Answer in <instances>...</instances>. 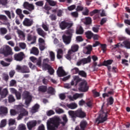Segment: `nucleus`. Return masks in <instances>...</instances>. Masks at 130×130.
Masks as SVG:
<instances>
[{"label": "nucleus", "instance_id": "nucleus-1", "mask_svg": "<svg viewBox=\"0 0 130 130\" xmlns=\"http://www.w3.org/2000/svg\"><path fill=\"white\" fill-rule=\"evenodd\" d=\"M63 121L59 117H54L50 119L47 122V128L48 130H56L58 128L60 124H62V126H66L67 123L69 121L66 115H64L62 117Z\"/></svg>", "mask_w": 130, "mask_h": 130}, {"label": "nucleus", "instance_id": "nucleus-2", "mask_svg": "<svg viewBox=\"0 0 130 130\" xmlns=\"http://www.w3.org/2000/svg\"><path fill=\"white\" fill-rule=\"evenodd\" d=\"M68 113L74 122L76 121L77 117H79V118L86 117V113L83 112L81 109L75 111L70 110L68 112Z\"/></svg>", "mask_w": 130, "mask_h": 130}, {"label": "nucleus", "instance_id": "nucleus-3", "mask_svg": "<svg viewBox=\"0 0 130 130\" xmlns=\"http://www.w3.org/2000/svg\"><path fill=\"white\" fill-rule=\"evenodd\" d=\"M108 112H104L103 110V106H102V109L100 111L99 116L96 119V122H98V123H103L105 121L107 120V117H108Z\"/></svg>", "mask_w": 130, "mask_h": 130}, {"label": "nucleus", "instance_id": "nucleus-4", "mask_svg": "<svg viewBox=\"0 0 130 130\" xmlns=\"http://www.w3.org/2000/svg\"><path fill=\"white\" fill-rule=\"evenodd\" d=\"M0 54H4V56L7 57L9 55H13L14 52H13V50L10 46L6 45L5 47L0 49Z\"/></svg>", "mask_w": 130, "mask_h": 130}, {"label": "nucleus", "instance_id": "nucleus-5", "mask_svg": "<svg viewBox=\"0 0 130 130\" xmlns=\"http://www.w3.org/2000/svg\"><path fill=\"white\" fill-rule=\"evenodd\" d=\"M17 109L20 112L18 115L19 119H22L24 116H28L29 112L27 110L24 108V105H18L17 107Z\"/></svg>", "mask_w": 130, "mask_h": 130}, {"label": "nucleus", "instance_id": "nucleus-6", "mask_svg": "<svg viewBox=\"0 0 130 130\" xmlns=\"http://www.w3.org/2000/svg\"><path fill=\"white\" fill-rule=\"evenodd\" d=\"M22 96V98L25 100V104L26 106V108H28L32 101V96L30 95V92L26 90L23 91Z\"/></svg>", "mask_w": 130, "mask_h": 130}, {"label": "nucleus", "instance_id": "nucleus-7", "mask_svg": "<svg viewBox=\"0 0 130 130\" xmlns=\"http://www.w3.org/2000/svg\"><path fill=\"white\" fill-rule=\"evenodd\" d=\"M72 26H74V23L72 22H68L66 20L61 21L59 23V27L61 30H66V29H71Z\"/></svg>", "mask_w": 130, "mask_h": 130}, {"label": "nucleus", "instance_id": "nucleus-8", "mask_svg": "<svg viewBox=\"0 0 130 130\" xmlns=\"http://www.w3.org/2000/svg\"><path fill=\"white\" fill-rule=\"evenodd\" d=\"M79 90L80 92H88L89 90V86L86 81H83L79 84Z\"/></svg>", "mask_w": 130, "mask_h": 130}, {"label": "nucleus", "instance_id": "nucleus-9", "mask_svg": "<svg viewBox=\"0 0 130 130\" xmlns=\"http://www.w3.org/2000/svg\"><path fill=\"white\" fill-rule=\"evenodd\" d=\"M16 70L22 74H27L30 73V69H29V67L26 66H20L19 65H17Z\"/></svg>", "mask_w": 130, "mask_h": 130}, {"label": "nucleus", "instance_id": "nucleus-10", "mask_svg": "<svg viewBox=\"0 0 130 130\" xmlns=\"http://www.w3.org/2000/svg\"><path fill=\"white\" fill-rule=\"evenodd\" d=\"M24 57L25 54L22 52L19 53H16L14 55V58L15 60H16L17 61H22V60L24 59Z\"/></svg>", "mask_w": 130, "mask_h": 130}, {"label": "nucleus", "instance_id": "nucleus-11", "mask_svg": "<svg viewBox=\"0 0 130 130\" xmlns=\"http://www.w3.org/2000/svg\"><path fill=\"white\" fill-rule=\"evenodd\" d=\"M106 90H107V87H105L104 91L105 93L102 94L103 98H106V97H109L111 95H114V90L113 89H110V91L106 92Z\"/></svg>", "mask_w": 130, "mask_h": 130}, {"label": "nucleus", "instance_id": "nucleus-12", "mask_svg": "<svg viewBox=\"0 0 130 130\" xmlns=\"http://www.w3.org/2000/svg\"><path fill=\"white\" fill-rule=\"evenodd\" d=\"M56 73L58 77L59 78H61V77H64V76H67V75H68L62 68V67H59Z\"/></svg>", "mask_w": 130, "mask_h": 130}, {"label": "nucleus", "instance_id": "nucleus-13", "mask_svg": "<svg viewBox=\"0 0 130 130\" xmlns=\"http://www.w3.org/2000/svg\"><path fill=\"white\" fill-rule=\"evenodd\" d=\"M23 7L24 9H26V10H28L30 12H31V11H33L35 9V7L33 4H30L27 2L24 3Z\"/></svg>", "mask_w": 130, "mask_h": 130}, {"label": "nucleus", "instance_id": "nucleus-14", "mask_svg": "<svg viewBox=\"0 0 130 130\" xmlns=\"http://www.w3.org/2000/svg\"><path fill=\"white\" fill-rule=\"evenodd\" d=\"M9 95L8 88H5L3 89L2 87H0V96L1 98H6Z\"/></svg>", "mask_w": 130, "mask_h": 130}, {"label": "nucleus", "instance_id": "nucleus-15", "mask_svg": "<svg viewBox=\"0 0 130 130\" xmlns=\"http://www.w3.org/2000/svg\"><path fill=\"white\" fill-rule=\"evenodd\" d=\"M87 125H88V122L86 121L83 120L80 122V127L79 126H77L75 128V130H85V128L87 127Z\"/></svg>", "mask_w": 130, "mask_h": 130}, {"label": "nucleus", "instance_id": "nucleus-16", "mask_svg": "<svg viewBox=\"0 0 130 130\" xmlns=\"http://www.w3.org/2000/svg\"><path fill=\"white\" fill-rule=\"evenodd\" d=\"M23 25L26 27H30L33 25V20L25 18L23 21Z\"/></svg>", "mask_w": 130, "mask_h": 130}, {"label": "nucleus", "instance_id": "nucleus-17", "mask_svg": "<svg viewBox=\"0 0 130 130\" xmlns=\"http://www.w3.org/2000/svg\"><path fill=\"white\" fill-rule=\"evenodd\" d=\"M36 125H37V121L36 120L30 121L27 123V128L29 130H32V128L35 127Z\"/></svg>", "mask_w": 130, "mask_h": 130}, {"label": "nucleus", "instance_id": "nucleus-18", "mask_svg": "<svg viewBox=\"0 0 130 130\" xmlns=\"http://www.w3.org/2000/svg\"><path fill=\"white\" fill-rule=\"evenodd\" d=\"M80 82H82V79L79 78V76H75L74 77L73 80H72L71 82V86H77Z\"/></svg>", "mask_w": 130, "mask_h": 130}, {"label": "nucleus", "instance_id": "nucleus-19", "mask_svg": "<svg viewBox=\"0 0 130 130\" xmlns=\"http://www.w3.org/2000/svg\"><path fill=\"white\" fill-rule=\"evenodd\" d=\"M63 42L65 44H70L72 41V37L69 36L63 35L62 37Z\"/></svg>", "mask_w": 130, "mask_h": 130}, {"label": "nucleus", "instance_id": "nucleus-20", "mask_svg": "<svg viewBox=\"0 0 130 130\" xmlns=\"http://www.w3.org/2000/svg\"><path fill=\"white\" fill-rule=\"evenodd\" d=\"M27 41H32L30 44H34L36 42V36L28 34L27 37Z\"/></svg>", "mask_w": 130, "mask_h": 130}, {"label": "nucleus", "instance_id": "nucleus-21", "mask_svg": "<svg viewBox=\"0 0 130 130\" xmlns=\"http://www.w3.org/2000/svg\"><path fill=\"white\" fill-rule=\"evenodd\" d=\"M8 114V108L7 107H1L0 108V115H7Z\"/></svg>", "mask_w": 130, "mask_h": 130}, {"label": "nucleus", "instance_id": "nucleus-22", "mask_svg": "<svg viewBox=\"0 0 130 130\" xmlns=\"http://www.w3.org/2000/svg\"><path fill=\"white\" fill-rule=\"evenodd\" d=\"M85 37H86L87 39L90 40L92 39L94 36V34L92 32V31L88 30L85 32Z\"/></svg>", "mask_w": 130, "mask_h": 130}, {"label": "nucleus", "instance_id": "nucleus-23", "mask_svg": "<svg viewBox=\"0 0 130 130\" xmlns=\"http://www.w3.org/2000/svg\"><path fill=\"white\" fill-rule=\"evenodd\" d=\"M76 34L78 35H82V34H84V29L83 28L82 26H79L77 27Z\"/></svg>", "mask_w": 130, "mask_h": 130}, {"label": "nucleus", "instance_id": "nucleus-24", "mask_svg": "<svg viewBox=\"0 0 130 130\" xmlns=\"http://www.w3.org/2000/svg\"><path fill=\"white\" fill-rule=\"evenodd\" d=\"M38 91L41 93H45L47 91V86L44 85L40 86L38 87Z\"/></svg>", "mask_w": 130, "mask_h": 130}, {"label": "nucleus", "instance_id": "nucleus-25", "mask_svg": "<svg viewBox=\"0 0 130 130\" xmlns=\"http://www.w3.org/2000/svg\"><path fill=\"white\" fill-rule=\"evenodd\" d=\"M83 64H86L87 63H90L91 62V56H89L87 58H84L81 59Z\"/></svg>", "mask_w": 130, "mask_h": 130}, {"label": "nucleus", "instance_id": "nucleus-26", "mask_svg": "<svg viewBox=\"0 0 130 130\" xmlns=\"http://www.w3.org/2000/svg\"><path fill=\"white\" fill-rule=\"evenodd\" d=\"M114 103V99L110 96L107 99V105H112Z\"/></svg>", "mask_w": 130, "mask_h": 130}, {"label": "nucleus", "instance_id": "nucleus-27", "mask_svg": "<svg viewBox=\"0 0 130 130\" xmlns=\"http://www.w3.org/2000/svg\"><path fill=\"white\" fill-rule=\"evenodd\" d=\"M37 32L39 35L42 36V37H45L46 33L43 30L42 28H38L37 29Z\"/></svg>", "mask_w": 130, "mask_h": 130}, {"label": "nucleus", "instance_id": "nucleus-28", "mask_svg": "<svg viewBox=\"0 0 130 130\" xmlns=\"http://www.w3.org/2000/svg\"><path fill=\"white\" fill-rule=\"evenodd\" d=\"M73 55H75V53H73L72 51L69 50L66 55H65V57H66L67 59H68V60H71Z\"/></svg>", "mask_w": 130, "mask_h": 130}, {"label": "nucleus", "instance_id": "nucleus-29", "mask_svg": "<svg viewBox=\"0 0 130 130\" xmlns=\"http://www.w3.org/2000/svg\"><path fill=\"white\" fill-rule=\"evenodd\" d=\"M40 108V106L38 104H35L31 108V112L35 113L38 111V109Z\"/></svg>", "mask_w": 130, "mask_h": 130}, {"label": "nucleus", "instance_id": "nucleus-30", "mask_svg": "<svg viewBox=\"0 0 130 130\" xmlns=\"http://www.w3.org/2000/svg\"><path fill=\"white\" fill-rule=\"evenodd\" d=\"M30 53L34 54V55H38L39 54V50L38 48L33 47L30 51Z\"/></svg>", "mask_w": 130, "mask_h": 130}, {"label": "nucleus", "instance_id": "nucleus-31", "mask_svg": "<svg viewBox=\"0 0 130 130\" xmlns=\"http://www.w3.org/2000/svg\"><path fill=\"white\" fill-rule=\"evenodd\" d=\"M52 13H57V17H62V13L63 12L61 9L57 10L54 9L52 11Z\"/></svg>", "mask_w": 130, "mask_h": 130}, {"label": "nucleus", "instance_id": "nucleus-32", "mask_svg": "<svg viewBox=\"0 0 130 130\" xmlns=\"http://www.w3.org/2000/svg\"><path fill=\"white\" fill-rule=\"evenodd\" d=\"M67 106L68 108H70V109H75V108H77L78 107V105H77V104L74 103L68 104Z\"/></svg>", "mask_w": 130, "mask_h": 130}, {"label": "nucleus", "instance_id": "nucleus-33", "mask_svg": "<svg viewBox=\"0 0 130 130\" xmlns=\"http://www.w3.org/2000/svg\"><path fill=\"white\" fill-rule=\"evenodd\" d=\"M79 50V45H74L71 47V50H70V51H72L73 53L74 52H77Z\"/></svg>", "mask_w": 130, "mask_h": 130}, {"label": "nucleus", "instance_id": "nucleus-34", "mask_svg": "<svg viewBox=\"0 0 130 130\" xmlns=\"http://www.w3.org/2000/svg\"><path fill=\"white\" fill-rule=\"evenodd\" d=\"M113 62V60H111V59L104 60L103 62V66L105 67H108L109 66H110V64H112Z\"/></svg>", "mask_w": 130, "mask_h": 130}, {"label": "nucleus", "instance_id": "nucleus-35", "mask_svg": "<svg viewBox=\"0 0 130 130\" xmlns=\"http://www.w3.org/2000/svg\"><path fill=\"white\" fill-rule=\"evenodd\" d=\"M86 49L87 50L86 52V54H91L92 50H93V48L91 45H88L85 47Z\"/></svg>", "mask_w": 130, "mask_h": 130}, {"label": "nucleus", "instance_id": "nucleus-36", "mask_svg": "<svg viewBox=\"0 0 130 130\" xmlns=\"http://www.w3.org/2000/svg\"><path fill=\"white\" fill-rule=\"evenodd\" d=\"M8 102L9 103H13L16 101V99H15V96L13 95V94H10L8 97Z\"/></svg>", "mask_w": 130, "mask_h": 130}, {"label": "nucleus", "instance_id": "nucleus-37", "mask_svg": "<svg viewBox=\"0 0 130 130\" xmlns=\"http://www.w3.org/2000/svg\"><path fill=\"white\" fill-rule=\"evenodd\" d=\"M46 2L51 7H55V6H56V4H57L56 2L53 0H46Z\"/></svg>", "mask_w": 130, "mask_h": 130}, {"label": "nucleus", "instance_id": "nucleus-38", "mask_svg": "<svg viewBox=\"0 0 130 130\" xmlns=\"http://www.w3.org/2000/svg\"><path fill=\"white\" fill-rule=\"evenodd\" d=\"M8 33V29L6 27L0 28V35H6Z\"/></svg>", "mask_w": 130, "mask_h": 130}, {"label": "nucleus", "instance_id": "nucleus-39", "mask_svg": "<svg viewBox=\"0 0 130 130\" xmlns=\"http://www.w3.org/2000/svg\"><path fill=\"white\" fill-rule=\"evenodd\" d=\"M84 24L85 25H91L92 24V18L91 17H86Z\"/></svg>", "mask_w": 130, "mask_h": 130}, {"label": "nucleus", "instance_id": "nucleus-40", "mask_svg": "<svg viewBox=\"0 0 130 130\" xmlns=\"http://www.w3.org/2000/svg\"><path fill=\"white\" fill-rule=\"evenodd\" d=\"M83 93H76L73 95V99H74V100H76L78 98H83Z\"/></svg>", "mask_w": 130, "mask_h": 130}, {"label": "nucleus", "instance_id": "nucleus-41", "mask_svg": "<svg viewBox=\"0 0 130 130\" xmlns=\"http://www.w3.org/2000/svg\"><path fill=\"white\" fill-rule=\"evenodd\" d=\"M122 43L125 48L130 49V42L129 41H125Z\"/></svg>", "mask_w": 130, "mask_h": 130}, {"label": "nucleus", "instance_id": "nucleus-42", "mask_svg": "<svg viewBox=\"0 0 130 130\" xmlns=\"http://www.w3.org/2000/svg\"><path fill=\"white\" fill-rule=\"evenodd\" d=\"M69 29L66 31L67 35H69L68 36H71V37H73V34L74 33V29L68 28Z\"/></svg>", "mask_w": 130, "mask_h": 130}, {"label": "nucleus", "instance_id": "nucleus-43", "mask_svg": "<svg viewBox=\"0 0 130 130\" xmlns=\"http://www.w3.org/2000/svg\"><path fill=\"white\" fill-rule=\"evenodd\" d=\"M50 57L51 61H54L55 60V54L53 51L50 52Z\"/></svg>", "mask_w": 130, "mask_h": 130}, {"label": "nucleus", "instance_id": "nucleus-44", "mask_svg": "<svg viewBox=\"0 0 130 130\" xmlns=\"http://www.w3.org/2000/svg\"><path fill=\"white\" fill-rule=\"evenodd\" d=\"M78 75L83 78L87 77V73L84 71H79Z\"/></svg>", "mask_w": 130, "mask_h": 130}, {"label": "nucleus", "instance_id": "nucleus-45", "mask_svg": "<svg viewBox=\"0 0 130 130\" xmlns=\"http://www.w3.org/2000/svg\"><path fill=\"white\" fill-rule=\"evenodd\" d=\"M71 72L74 75H77V74H79L80 70H79V68L75 67L71 70Z\"/></svg>", "mask_w": 130, "mask_h": 130}, {"label": "nucleus", "instance_id": "nucleus-46", "mask_svg": "<svg viewBox=\"0 0 130 130\" xmlns=\"http://www.w3.org/2000/svg\"><path fill=\"white\" fill-rule=\"evenodd\" d=\"M76 10L77 12H82V11L84 10V7L82 5H78V6H77V7L76 8Z\"/></svg>", "mask_w": 130, "mask_h": 130}, {"label": "nucleus", "instance_id": "nucleus-47", "mask_svg": "<svg viewBox=\"0 0 130 130\" xmlns=\"http://www.w3.org/2000/svg\"><path fill=\"white\" fill-rule=\"evenodd\" d=\"M7 124V120L6 119H3L1 121L0 124V127H5V126Z\"/></svg>", "mask_w": 130, "mask_h": 130}, {"label": "nucleus", "instance_id": "nucleus-48", "mask_svg": "<svg viewBox=\"0 0 130 130\" xmlns=\"http://www.w3.org/2000/svg\"><path fill=\"white\" fill-rule=\"evenodd\" d=\"M48 94L54 95V88H53V87H49L48 90Z\"/></svg>", "mask_w": 130, "mask_h": 130}, {"label": "nucleus", "instance_id": "nucleus-49", "mask_svg": "<svg viewBox=\"0 0 130 130\" xmlns=\"http://www.w3.org/2000/svg\"><path fill=\"white\" fill-rule=\"evenodd\" d=\"M55 114V112H54L52 110H50L47 112V116H51V115H53Z\"/></svg>", "mask_w": 130, "mask_h": 130}, {"label": "nucleus", "instance_id": "nucleus-50", "mask_svg": "<svg viewBox=\"0 0 130 130\" xmlns=\"http://www.w3.org/2000/svg\"><path fill=\"white\" fill-rule=\"evenodd\" d=\"M0 63H1V66H3V67H9V66H10V64H11V63H7L4 60L1 61Z\"/></svg>", "mask_w": 130, "mask_h": 130}, {"label": "nucleus", "instance_id": "nucleus-51", "mask_svg": "<svg viewBox=\"0 0 130 130\" xmlns=\"http://www.w3.org/2000/svg\"><path fill=\"white\" fill-rule=\"evenodd\" d=\"M43 68H44V69H45V70H48L50 68H51V66H50V65H49L46 63H43Z\"/></svg>", "mask_w": 130, "mask_h": 130}, {"label": "nucleus", "instance_id": "nucleus-52", "mask_svg": "<svg viewBox=\"0 0 130 130\" xmlns=\"http://www.w3.org/2000/svg\"><path fill=\"white\" fill-rule=\"evenodd\" d=\"M15 95L17 100H21V92H20L19 91H17Z\"/></svg>", "mask_w": 130, "mask_h": 130}, {"label": "nucleus", "instance_id": "nucleus-53", "mask_svg": "<svg viewBox=\"0 0 130 130\" xmlns=\"http://www.w3.org/2000/svg\"><path fill=\"white\" fill-rule=\"evenodd\" d=\"M17 84V81L15 80H12L10 82L9 86L10 87H14Z\"/></svg>", "mask_w": 130, "mask_h": 130}, {"label": "nucleus", "instance_id": "nucleus-54", "mask_svg": "<svg viewBox=\"0 0 130 130\" xmlns=\"http://www.w3.org/2000/svg\"><path fill=\"white\" fill-rule=\"evenodd\" d=\"M17 33L18 35H19V36H22L23 38H25V34L24 33V32H23V31L21 30H17Z\"/></svg>", "mask_w": 130, "mask_h": 130}, {"label": "nucleus", "instance_id": "nucleus-55", "mask_svg": "<svg viewBox=\"0 0 130 130\" xmlns=\"http://www.w3.org/2000/svg\"><path fill=\"white\" fill-rule=\"evenodd\" d=\"M86 105L89 108H92L93 107V103L91 101H89L86 103Z\"/></svg>", "mask_w": 130, "mask_h": 130}, {"label": "nucleus", "instance_id": "nucleus-56", "mask_svg": "<svg viewBox=\"0 0 130 130\" xmlns=\"http://www.w3.org/2000/svg\"><path fill=\"white\" fill-rule=\"evenodd\" d=\"M106 22H107V18L105 17L101 19V22H100V24L101 25H104V24H105V23H106Z\"/></svg>", "mask_w": 130, "mask_h": 130}, {"label": "nucleus", "instance_id": "nucleus-57", "mask_svg": "<svg viewBox=\"0 0 130 130\" xmlns=\"http://www.w3.org/2000/svg\"><path fill=\"white\" fill-rule=\"evenodd\" d=\"M8 4V0H0V5L7 6Z\"/></svg>", "mask_w": 130, "mask_h": 130}, {"label": "nucleus", "instance_id": "nucleus-58", "mask_svg": "<svg viewBox=\"0 0 130 130\" xmlns=\"http://www.w3.org/2000/svg\"><path fill=\"white\" fill-rule=\"evenodd\" d=\"M18 129L19 130H25L26 129V125L25 124H20L19 125L18 127Z\"/></svg>", "mask_w": 130, "mask_h": 130}, {"label": "nucleus", "instance_id": "nucleus-59", "mask_svg": "<svg viewBox=\"0 0 130 130\" xmlns=\"http://www.w3.org/2000/svg\"><path fill=\"white\" fill-rule=\"evenodd\" d=\"M49 18H50L51 21H55L56 20V15L54 14H51Z\"/></svg>", "mask_w": 130, "mask_h": 130}, {"label": "nucleus", "instance_id": "nucleus-60", "mask_svg": "<svg viewBox=\"0 0 130 130\" xmlns=\"http://www.w3.org/2000/svg\"><path fill=\"white\" fill-rule=\"evenodd\" d=\"M75 9H76V5H71L68 7V11H74Z\"/></svg>", "mask_w": 130, "mask_h": 130}, {"label": "nucleus", "instance_id": "nucleus-61", "mask_svg": "<svg viewBox=\"0 0 130 130\" xmlns=\"http://www.w3.org/2000/svg\"><path fill=\"white\" fill-rule=\"evenodd\" d=\"M56 113H58V114H60L61 113H63V112H64V111H63V110L62 109H57L55 110Z\"/></svg>", "mask_w": 130, "mask_h": 130}, {"label": "nucleus", "instance_id": "nucleus-62", "mask_svg": "<svg viewBox=\"0 0 130 130\" xmlns=\"http://www.w3.org/2000/svg\"><path fill=\"white\" fill-rule=\"evenodd\" d=\"M92 93L94 97H99V96H100V93L95 90H92Z\"/></svg>", "mask_w": 130, "mask_h": 130}, {"label": "nucleus", "instance_id": "nucleus-63", "mask_svg": "<svg viewBox=\"0 0 130 130\" xmlns=\"http://www.w3.org/2000/svg\"><path fill=\"white\" fill-rule=\"evenodd\" d=\"M19 46L22 49H25L26 48V44L25 43H19Z\"/></svg>", "mask_w": 130, "mask_h": 130}, {"label": "nucleus", "instance_id": "nucleus-64", "mask_svg": "<svg viewBox=\"0 0 130 130\" xmlns=\"http://www.w3.org/2000/svg\"><path fill=\"white\" fill-rule=\"evenodd\" d=\"M50 75H52L53 74H54V69L52 68L51 67L48 70Z\"/></svg>", "mask_w": 130, "mask_h": 130}]
</instances>
